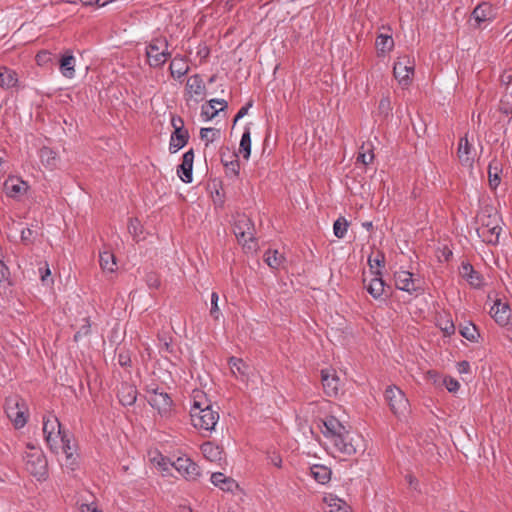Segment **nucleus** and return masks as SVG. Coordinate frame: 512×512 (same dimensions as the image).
<instances>
[{
    "label": "nucleus",
    "instance_id": "obj_1",
    "mask_svg": "<svg viewBox=\"0 0 512 512\" xmlns=\"http://www.w3.org/2000/svg\"><path fill=\"white\" fill-rule=\"evenodd\" d=\"M321 422L322 434L331 441L339 453L352 456L362 447V438L353 436L336 417L329 416Z\"/></svg>",
    "mask_w": 512,
    "mask_h": 512
},
{
    "label": "nucleus",
    "instance_id": "obj_2",
    "mask_svg": "<svg viewBox=\"0 0 512 512\" xmlns=\"http://www.w3.org/2000/svg\"><path fill=\"white\" fill-rule=\"evenodd\" d=\"M190 416L195 428L206 431L214 430L219 420L218 411L213 409L206 395L199 390L193 392V405L190 409Z\"/></svg>",
    "mask_w": 512,
    "mask_h": 512
},
{
    "label": "nucleus",
    "instance_id": "obj_3",
    "mask_svg": "<svg viewBox=\"0 0 512 512\" xmlns=\"http://www.w3.org/2000/svg\"><path fill=\"white\" fill-rule=\"evenodd\" d=\"M233 232L240 244L248 250H255L257 243L254 238V224L246 215H239L233 225Z\"/></svg>",
    "mask_w": 512,
    "mask_h": 512
},
{
    "label": "nucleus",
    "instance_id": "obj_4",
    "mask_svg": "<svg viewBox=\"0 0 512 512\" xmlns=\"http://www.w3.org/2000/svg\"><path fill=\"white\" fill-rule=\"evenodd\" d=\"M384 396L390 410L398 419L401 420L407 416L410 410V404L401 389L396 386H388Z\"/></svg>",
    "mask_w": 512,
    "mask_h": 512
},
{
    "label": "nucleus",
    "instance_id": "obj_5",
    "mask_svg": "<svg viewBox=\"0 0 512 512\" xmlns=\"http://www.w3.org/2000/svg\"><path fill=\"white\" fill-rule=\"evenodd\" d=\"M167 49L168 42L165 38L153 39L146 47L149 66L152 68L163 66L167 59L171 57V53Z\"/></svg>",
    "mask_w": 512,
    "mask_h": 512
},
{
    "label": "nucleus",
    "instance_id": "obj_6",
    "mask_svg": "<svg viewBox=\"0 0 512 512\" xmlns=\"http://www.w3.org/2000/svg\"><path fill=\"white\" fill-rule=\"evenodd\" d=\"M25 468L38 480L44 479L47 473V460L43 453L39 450L26 453Z\"/></svg>",
    "mask_w": 512,
    "mask_h": 512
},
{
    "label": "nucleus",
    "instance_id": "obj_7",
    "mask_svg": "<svg viewBox=\"0 0 512 512\" xmlns=\"http://www.w3.org/2000/svg\"><path fill=\"white\" fill-rule=\"evenodd\" d=\"M26 410L24 400L21 398H10L6 402L5 412L16 428H21L26 424Z\"/></svg>",
    "mask_w": 512,
    "mask_h": 512
},
{
    "label": "nucleus",
    "instance_id": "obj_8",
    "mask_svg": "<svg viewBox=\"0 0 512 512\" xmlns=\"http://www.w3.org/2000/svg\"><path fill=\"white\" fill-rule=\"evenodd\" d=\"M414 61L408 56L399 57L394 63L393 74L403 87L411 83V76L414 74Z\"/></svg>",
    "mask_w": 512,
    "mask_h": 512
},
{
    "label": "nucleus",
    "instance_id": "obj_9",
    "mask_svg": "<svg viewBox=\"0 0 512 512\" xmlns=\"http://www.w3.org/2000/svg\"><path fill=\"white\" fill-rule=\"evenodd\" d=\"M148 403L158 410L161 416H168L172 410L173 401L170 395L164 391L156 392L148 397Z\"/></svg>",
    "mask_w": 512,
    "mask_h": 512
},
{
    "label": "nucleus",
    "instance_id": "obj_10",
    "mask_svg": "<svg viewBox=\"0 0 512 512\" xmlns=\"http://www.w3.org/2000/svg\"><path fill=\"white\" fill-rule=\"evenodd\" d=\"M172 466L186 479L194 480L200 475L198 465L189 458L179 457Z\"/></svg>",
    "mask_w": 512,
    "mask_h": 512
},
{
    "label": "nucleus",
    "instance_id": "obj_11",
    "mask_svg": "<svg viewBox=\"0 0 512 512\" xmlns=\"http://www.w3.org/2000/svg\"><path fill=\"white\" fill-rule=\"evenodd\" d=\"M3 188L7 196L17 198L26 193L28 184L19 177L9 176L3 184Z\"/></svg>",
    "mask_w": 512,
    "mask_h": 512
},
{
    "label": "nucleus",
    "instance_id": "obj_12",
    "mask_svg": "<svg viewBox=\"0 0 512 512\" xmlns=\"http://www.w3.org/2000/svg\"><path fill=\"white\" fill-rule=\"evenodd\" d=\"M321 381L324 392L327 396L332 397L338 394L340 379L334 370H322Z\"/></svg>",
    "mask_w": 512,
    "mask_h": 512
},
{
    "label": "nucleus",
    "instance_id": "obj_13",
    "mask_svg": "<svg viewBox=\"0 0 512 512\" xmlns=\"http://www.w3.org/2000/svg\"><path fill=\"white\" fill-rule=\"evenodd\" d=\"M490 314L497 324L505 326L509 323L511 308L508 303H503L500 299H496L490 309Z\"/></svg>",
    "mask_w": 512,
    "mask_h": 512
},
{
    "label": "nucleus",
    "instance_id": "obj_14",
    "mask_svg": "<svg viewBox=\"0 0 512 512\" xmlns=\"http://www.w3.org/2000/svg\"><path fill=\"white\" fill-rule=\"evenodd\" d=\"M193 161L194 151L190 149L183 154L182 163L177 168V174L184 183H191L193 180Z\"/></svg>",
    "mask_w": 512,
    "mask_h": 512
},
{
    "label": "nucleus",
    "instance_id": "obj_15",
    "mask_svg": "<svg viewBox=\"0 0 512 512\" xmlns=\"http://www.w3.org/2000/svg\"><path fill=\"white\" fill-rule=\"evenodd\" d=\"M413 274L409 271H397L394 274L395 286L397 289L408 292L410 294L418 292V287L415 285V281L412 278Z\"/></svg>",
    "mask_w": 512,
    "mask_h": 512
},
{
    "label": "nucleus",
    "instance_id": "obj_16",
    "mask_svg": "<svg viewBox=\"0 0 512 512\" xmlns=\"http://www.w3.org/2000/svg\"><path fill=\"white\" fill-rule=\"evenodd\" d=\"M471 17L480 27L482 23L492 21L495 18L494 8L489 2H481L474 8Z\"/></svg>",
    "mask_w": 512,
    "mask_h": 512
},
{
    "label": "nucleus",
    "instance_id": "obj_17",
    "mask_svg": "<svg viewBox=\"0 0 512 512\" xmlns=\"http://www.w3.org/2000/svg\"><path fill=\"white\" fill-rule=\"evenodd\" d=\"M459 273L472 287L480 288L482 286L481 274L469 262H462Z\"/></svg>",
    "mask_w": 512,
    "mask_h": 512
},
{
    "label": "nucleus",
    "instance_id": "obj_18",
    "mask_svg": "<svg viewBox=\"0 0 512 512\" xmlns=\"http://www.w3.org/2000/svg\"><path fill=\"white\" fill-rule=\"evenodd\" d=\"M457 155L463 166L471 167L474 161L473 148L468 141L467 136L462 137L459 141Z\"/></svg>",
    "mask_w": 512,
    "mask_h": 512
},
{
    "label": "nucleus",
    "instance_id": "obj_19",
    "mask_svg": "<svg viewBox=\"0 0 512 512\" xmlns=\"http://www.w3.org/2000/svg\"><path fill=\"white\" fill-rule=\"evenodd\" d=\"M373 278L370 280L369 284L366 286L368 293L376 300L381 299L385 292V282L382 279V273L380 270H375L372 272Z\"/></svg>",
    "mask_w": 512,
    "mask_h": 512
},
{
    "label": "nucleus",
    "instance_id": "obj_20",
    "mask_svg": "<svg viewBox=\"0 0 512 512\" xmlns=\"http://www.w3.org/2000/svg\"><path fill=\"white\" fill-rule=\"evenodd\" d=\"M186 90L190 96L196 95L200 97V100L204 99L206 94V86L199 74H194L188 78L186 83ZM196 101L198 102L199 99H196Z\"/></svg>",
    "mask_w": 512,
    "mask_h": 512
},
{
    "label": "nucleus",
    "instance_id": "obj_21",
    "mask_svg": "<svg viewBox=\"0 0 512 512\" xmlns=\"http://www.w3.org/2000/svg\"><path fill=\"white\" fill-rule=\"evenodd\" d=\"M324 512H351L350 506L342 499L333 494L324 497Z\"/></svg>",
    "mask_w": 512,
    "mask_h": 512
},
{
    "label": "nucleus",
    "instance_id": "obj_22",
    "mask_svg": "<svg viewBox=\"0 0 512 512\" xmlns=\"http://www.w3.org/2000/svg\"><path fill=\"white\" fill-rule=\"evenodd\" d=\"M75 57L73 56L70 50H67L59 61V69L61 74L68 78L72 79L75 76Z\"/></svg>",
    "mask_w": 512,
    "mask_h": 512
},
{
    "label": "nucleus",
    "instance_id": "obj_23",
    "mask_svg": "<svg viewBox=\"0 0 512 512\" xmlns=\"http://www.w3.org/2000/svg\"><path fill=\"white\" fill-rule=\"evenodd\" d=\"M189 140V132L187 129L174 130L170 137L169 151L176 153L178 150L183 148Z\"/></svg>",
    "mask_w": 512,
    "mask_h": 512
},
{
    "label": "nucleus",
    "instance_id": "obj_24",
    "mask_svg": "<svg viewBox=\"0 0 512 512\" xmlns=\"http://www.w3.org/2000/svg\"><path fill=\"white\" fill-rule=\"evenodd\" d=\"M502 165L497 159H493L488 166V180L491 189L495 190L501 182Z\"/></svg>",
    "mask_w": 512,
    "mask_h": 512
},
{
    "label": "nucleus",
    "instance_id": "obj_25",
    "mask_svg": "<svg viewBox=\"0 0 512 512\" xmlns=\"http://www.w3.org/2000/svg\"><path fill=\"white\" fill-rule=\"evenodd\" d=\"M229 365L232 374L242 380L245 381L248 378V370L249 366L240 358L237 357H231L229 359Z\"/></svg>",
    "mask_w": 512,
    "mask_h": 512
},
{
    "label": "nucleus",
    "instance_id": "obj_26",
    "mask_svg": "<svg viewBox=\"0 0 512 512\" xmlns=\"http://www.w3.org/2000/svg\"><path fill=\"white\" fill-rule=\"evenodd\" d=\"M211 482L223 491H233L237 487L236 482L232 478L226 477L221 472L212 473Z\"/></svg>",
    "mask_w": 512,
    "mask_h": 512
},
{
    "label": "nucleus",
    "instance_id": "obj_27",
    "mask_svg": "<svg viewBox=\"0 0 512 512\" xmlns=\"http://www.w3.org/2000/svg\"><path fill=\"white\" fill-rule=\"evenodd\" d=\"M201 452L203 456L211 462L220 461L222 459V449L211 442L203 443L201 445Z\"/></svg>",
    "mask_w": 512,
    "mask_h": 512
},
{
    "label": "nucleus",
    "instance_id": "obj_28",
    "mask_svg": "<svg viewBox=\"0 0 512 512\" xmlns=\"http://www.w3.org/2000/svg\"><path fill=\"white\" fill-rule=\"evenodd\" d=\"M43 434L44 438H49L50 435H54L57 433V430H62L61 423L59 422L58 418L53 415L49 414L48 416L43 417Z\"/></svg>",
    "mask_w": 512,
    "mask_h": 512
},
{
    "label": "nucleus",
    "instance_id": "obj_29",
    "mask_svg": "<svg viewBox=\"0 0 512 512\" xmlns=\"http://www.w3.org/2000/svg\"><path fill=\"white\" fill-rule=\"evenodd\" d=\"M311 476L320 484H326L331 479V470L327 466L316 464L310 468Z\"/></svg>",
    "mask_w": 512,
    "mask_h": 512
},
{
    "label": "nucleus",
    "instance_id": "obj_30",
    "mask_svg": "<svg viewBox=\"0 0 512 512\" xmlns=\"http://www.w3.org/2000/svg\"><path fill=\"white\" fill-rule=\"evenodd\" d=\"M18 82L17 74L15 71L7 68L0 67V86L4 89L15 87Z\"/></svg>",
    "mask_w": 512,
    "mask_h": 512
},
{
    "label": "nucleus",
    "instance_id": "obj_31",
    "mask_svg": "<svg viewBox=\"0 0 512 512\" xmlns=\"http://www.w3.org/2000/svg\"><path fill=\"white\" fill-rule=\"evenodd\" d=\"M231 158V160H227L224 154L221 155V162L225 167V173L228 177H238L240 169L238 155L232 154Z\"/></svg>",
    "mask_w": 512,
    "mask_h": 512
},
{
    "label": "nucleus",
    "instance_id": "obj_32",
    "mask_svg": "<svg viewBox=\"0 0 512 512\" xmlns=\"http://www.w3.org/2000/svg\"><path fill=\"white\" fill-rule=\"evenodd\" d=\"M99 262L102 270L104 272L112 273L116 270V258L113 253L109 251H104L99 255Z\"/></svg>",
    "mask_w": 512,
    "mask_h": 512
},
{
    "label": "nucleus",
    "instance_id": "obj_33",
    "mask_svg": "<svg viewBox=\"0 0 512 512\" xmlns=\"http://www.w3.org/2000/svg\"><path fill=\"white\" fill-rule=\"evenodd\" d=\"M170 72L172 77L180 79L187 74L189 67L186 65L183 58L175 57L170 63Z\"/></svg>",
    "mask_w": 512,
    "mask_h": 512
},
{
    "label": "nucleus",
    "instance_id": "obj_34",
    "mask_svg": "<svg viewBox=\"0 0 512 512\" xmlns=\"http://www.w3.org/2000/svg\"><path fill=\"white\" fill-rule=\"evenodd\" d=\"M284 260V256L277 250H268L264 254V261L272 269H278Z\"/></svg>",
    "mask_w": 512,
    "mask_h": 512
},
{
    "label": "nucleus",
    "instance_id": "obj_35",
    "mask_svg": "<svg viewBox=\"0 0 512 512\" xmlns=\"http://www.w3.org/2000/svg\"><path fill=\"white\" fill-rule=\"evenodd\" d=\"M67 433L64 430H57V433L50 435L49 438H45L47 446L51 452L58 454L60 452L61 440L65 438Z\"/></svg>",
    "mask_w": 512,
    "mask_h": 512
},
{
    "label": "nucleus",
    "instance_id": "obj_36",
    "mask_svg": "<svg viewBox=\"0 0 512 512\" xmlns=\"http://www.w3.org/2000/svg\"><path fill=\"white\" fill-rule=\"evenodd\" d=\"M137 391L133 387L123 388L119 393V401L123 406H131L136 402Z\"/></svg>",
    "mask_w": 512,
    "mask_h": 512
},
{
    "label": "nucleus",
    "instance_id": "obj_37",
    "mask_svg": "<svg viewBox=\"0 0 512 512\" xmlns=\"http://www.w3.org/2000/svg\"><path fill=\"white\" fill-rule=\"evenodd\" d=\"M239 152L243 154V157L248 160L251 154V134L248 127L245 128L239 145Z\"/></svg>",
    "mask_w": 512,
    "mask_h": 512
},
{
    "label": "nucleus",
    "instance_id": "obj_38",
    "mask_svg": "<svg viewBox=\"0 0 512 512\" xmlns=\"http://www.w3.org/2000/svg\"><path fill=\"white\" fill-rule=\"evenodd\" d=\"M459 331L460 334L469 341H477L479 337L477 327L472 323L461 325Z\"/></svg>",
    "mask_w": 512,
    "mask_h": 512
},
{
    "label": "nucleus",
    "instance_id": "obj_39",
    "mask_svg": "<svg viewBox=\"0 0 512 512\" xmlns=\"http://www.w3.org/2000/svg\"><path fill=\"white\" fill-rule=\"evenodd\" d=\"M40 158L42 163L48 167H54L56 165V152L49 147H43L40 150Z\"/></svg>",
    "mask_w": 512,
    "mask_h": 512
},
{
    "label": "nucleus",
    "instance_id": "obj_40",
    "mask_svg": "<svg viewBox=\"0 0 512 512\" xmlns=\"http://www.w3.org/2000/svg\"><path fill=\"white\" fill-rule=\"evenodd\" d=\"M394 46V41L391 36L381 34L376 40V47L382 53L390 51Z\"/></svg>",
    "mask_w": 512,
    "mask_h": 512
},
{
    "label": "nucleus",
    "instance_id": "obj_41",
    "mask_svg": "<svg viewBox=\"0 0 512 512\" xmlns=\"http://www.w3.org/2000/svg\"><path fill=\"white\" fill-rule=\"evenodd\" d=\"M349 223L344 217H339L333 224L334 235L342 239L347 233Z\"/></svg>",
    "mask_w": 512,
    "mask_h": 512
},
{
    "label": "nucleus",
    "instance_id": "obj_42",
    "mask_svg": "<svg viewBox=\"0 0 512 512\" xmlns=\"http://www.w3.org/2000/svg\"><path fill=\"white\" fill-rule=\"evenodd\" d=\"M220 136V130L216 128H201L200 138L206 142V146Z\"/></svg>",
    "mask_w": 512,
    "mask_h": 512
},
{
    "label": "nucleus",
    "instance_id": "obj_43",
    "mask_svg": "<svg viewBox=\"0 0 512 512\" xmlns=\"http://www.w3.org/2000/svg\"><path fill=\"white\" fill-rule=\"evenodd\" d=\"M60 451H62L65 454V456H67V459L73 460L74 444H72V441L68 434L66 435L65 438H62L61 440Z\"/></svg>",
    "mask_w": 512,
    "mask_h": 512
},
{
    "label": "nucleus",
    "instance_id": "obj_44",
    "mask_svg": "<svg viewBox=\"0 0 512 512\" xmlns=\"http://www.w3.org/2000/svg\"><path fill=\"white\" fill-rule=\"evenodd\" d=\"M391 110L392 107L389 97H382L378 105L379 114L383 115L384 117H388L390 115Z\"/></svg>",
    "mask_w": 512,
    "mask_h": 512
},
{
    "label": "nucleus",
    "instance_id": "obj_45",
    "mask_svg": "<svg viewBox=\"0 0 512 512\" xmlns=\"http://www.w3.org/2000/svg\"><path fill=\"white\" fill-rule=\"evenodd\" d=\"M501 231V227L498 225H492L487 229V233L491 234V237H485V241L490 244H497L499 240V234Z\"/></svg>",
    "mask_w": 512,
    "mask_h": 512
},
{
    "label": "nucleus",
    "instance_id": "obj_46",
    "mask_svg": "<svg viewBox=\"0 0 512 512\" xmlns=\"http://www.w3.org/2000/svg\"><path fill=\"white\" fill-rule=\"evenodd\" d=\"M385 263V256L383 253L378 252L375 258H372L371 256L368 258V264L371 270V273L374 272L373 269L375 266L380 267L383 266Z\"/></svg>",
    "mask_w": 512,
    "mask_h": 512
},
{
    "label": "nucleus",
    "instance_id": "obj_47",
    "mask_svg": "<svg viewBox=\"0 0 512 512\" xmlns=\"http://www.w3.org/2000/svg\"><path fill=\"white\" fill-rule=\"evenodd\" d=\"M374 154L370 148L367 151H360L357 156V162H361L363 165H368L372 162Z\"/></svg>",
    "mask_w": 512,
    "mask_h": 512
},
{
    "label": "nucleus",
    "instance_id": "obj_48",
    "mask_svg": "<svg viewBox=\"0 0 512 512\" xmlns=\"http://www.w3.org/2000/svg\"><path fill=\"white\" fill-rule=\"evenodd\" d=\"M221 110H217L216 108L211 109L208 105H202L201 108V116L206 120L209 121L213 119Z\"/></svg>",
    "mask_w": 512,
    "mask_h": 512
},
{
    "label": "nucleus",
    "instance_id": "obj_49",
    "mask_svg": "<svg viewBox=\"0 0 512 512\" xmlns=\"http://www.w3.org/2000/svg\"><path fill=\"white\" fill-rule=\"evenodd\" d=\"M128 231L134 237L141 233V225L137 218H131L128 223Z\"/></svg>",
    "mask_w": 512,
    "mask_h": 512
},
{
    "label": "nucleus",
    "instance_id": "obj_50",
    "mask_svg": "<svg viewBox=\"0 0 512 512\" xmlns=\"http://www.w3.org/2000/svg\"><path fill=\"white\" fill-rule=\"evenodd\" d=\"M443 383H444L446 389L452 393L457 392L460 388L459 382L455 378H452V377L444 378Z\"/></svg>",
    "mask_w": 512,
    "mask_h": 512
},
{
    "label": "nucleus",
    "instance_id": "obj_51",
    "mask_svg": "<svg viewBox=\"0 0 512 512\" xmlns=\"http://www.w3.org/2000/svg\"><path fill=\"white\" fill-rule=\"evenodd\" d=\"M218 294L216 292H213L211 294V310L210 314L214 319L219 318V308H218Z\"/></svg>",
    "mask_w": 512,
    "mask_h": 512
},
{
    "label": "nucleus",
    "instance_id": "obj_52",
    "mask_svg": "<svg viewBox=\"0 0 512 512\" xmlns=\"http://www.w3.org/2000/svg\"><path fill=\"white\" fill-rule=\"evenodd\" d=\"M146 283L149 288L158 289L160 287V279L157 274L149 273L146 276Z\"/></svg>",
    "mask_w": 512,
    "mask_h": 512
},
{
    "label": "nucleus",
    "instance_id": "obj_53",
    "mask_svg": "<svg viewBox=\"0 0 512 512\" xmlns=\"http://www.w3.org/2000/svg\"><path fill=\"white\" fill-rule=\"evenodd\" d=\"M500 80L503 85H510L512 83V69L505 70L502 73Z\"/></svg>",
    "mask_w": 512,
    "mask_h": 512
},
{
    "label": "nucleus",
    "instance_id": "obj_54",
    "mask_svg": "<svg viewBox=\"0 0 512 512\" xmlns=\"http://www.w3.org/2000/svg\"><path fill=\"white\" fill-rule=\"evenodd\" d=\"M251 106L252 102H249L245 106L241 107L234 118V123H236L239 119L243 118L248 113V110Z\"/></svg>",
    "mask_w": 512,
    "mask_h": 512
},
{
    "label": "nucleus",
    "instance_id": "obj_55",
    "mask_svg": "<svg viewBox=\"0 0 512 512\" xmlns=\"http://www.w3.org/2000/svg\"><path fill=\"white\" fill-rule=\"evenodd\" d=\"M9 269L8 267L4 264L3 261L0 260V283L7 280L8 277H9Z\"/></svg>",
    "mask_w": 512,
    "mask_h": 512
},
{
    "label": "nucleus",
    "instance_id": "obj_56",
    "mask_svg": "<svg viewBox=\"0 0 512 512\" xmlns=\"http://www.w3.org/2000/svg\"><path fill=\"white\" fill-rule=\"evenodd\" d=\"M171 125L173 126L174 130H177V128L185 129L184 121L180 116H173L171 119Z\"/></svg>",
    "mask_w": 512,
    "mask_h": 512
},
{
    "label": "nucleus",
    "instance_id": "obj_57",
    "mask_svg": "<svg viewBox=\"0 0 512 512\" xmlns=\"http://www.w3.org/2000/svg\"><path fill=\"white\" fill-rule=\"evenodd\" d=\"M216 104L221 105L219 110H224L227 107V102L224 99H211L208 101V106H210L211 109H214Z\"/></svg>",
    "mask_w": 512,
    "mask_h": 512
},
{
    "label": "nucleus",
    "instance_id": "obj_58",
    "mask_svg": "<svg viewBox=\"0 0 512 512\" xmlns=\"http://www.w3.org/2000/svg\"><path fill=\"white\" fill-rule=\"evenodd\" d=\"M457 370L459 373H469L470 372V364L468 361H461L457 365Z\"/></svg>",
    "mask_w": 512,
    "mask_h": 512
},
{
    "label": "nucleus",
    "instance_id": "obj_59",
    "mask_svg": "<svg viewBox=\"0 0 512 512\" xmlns=\"http://www.w3.org/2000/svg\"><path fill=\"white\" fill-rule=\"evenodd\" d=\"M159 466L162 467L163 470H168L169 466H172L170 459L160 455V460L157 462Z\"/></svg>",
    "mask_w": 512,
    "mask_h": 512
},
{
    "label": "nucleus",
    "instance_id": "obj_60",
    "mask_svg": "<svg viewBox=\"0 0 512 512\" xmlns=\"http://www.w3.org/2000/svg\"><path fill=\"white\" fill-rule=\"evenodd\" d=\"M39 270H40V273H41V280H42L43 283H45L47 281V278L51 274V271H50V269L48 267V264L46 263L44 270L42 268H40Z\"/></svg>",
    "mask_w": 512,
    "mask_h": 512
},
{
    "label": "nucleus",
    "instance_id": "obj_61",
    "mask_svg": "<svg viewBox=\"0 0 512 512\" xmlns=\"http://www.w3.org/2000/svg\"><path fill=\"white\" fill-rule=\"evenodd\" d=\"M77 465V457L73 455V460L72 459H67L65 460V466L69 469H71L72 471L75 470V467Z\"/></svg>",
    "mask_w": 512,
    "mask_h": 512
},
{
    "label": "nucleus",
    "instance_id": "obj_62",
    "mask_svg": "<svg viewBox=\"0 0 512 512\" xmlns=\"http://www.w3.org/2000/svg\"><path fill=\"white\" fill-rule=\"evenodd\" d=\"M443 332L445 335H452L455 332V326L452 322H448L447 325L443 328Z\"/></svg>",
    "mask_w": 512,
    "mask_h": 512
},
{
    "label": "nucleus",
    "instance_id": "obj_63",
    "mask_svg": "<svg viewBox=\"0 0 512 512\" xmlns=\"http://www.w3.org/2000/svg\"><path fill=\"white\" fill-rule=\"evenodd\" d=\"M31 235H32V230L29 228H26V229L22 230V232H21V239L23 241H28V240H30Z\"/></svg>",
    "mask_w": 512,
    "mask_h": 512
},
{
    "label": "nucleus",
    "instance_id": "obj_64",
    "mask_svg": "<svg viewBox=\"0 0 512 512\" xmlns=\"http://www.w3.org/2000/svg\"><path fill=\"white\" fill-rule=\"evenodd\" d=\"M118 361H119V364H120L121 366H127V365H129V363H130V358H129L128 356H126V355L119 354V359H118Z\"/></svg>",
    "mask_w": 512,
    "mask_h": 512
}]
</instances>
